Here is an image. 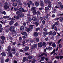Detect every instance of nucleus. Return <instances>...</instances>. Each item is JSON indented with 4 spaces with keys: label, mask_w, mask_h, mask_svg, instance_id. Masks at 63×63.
Wrapping results in <instances>:
<instances>
[{
    "label": "nucleus",
    "mask_w": 63,
    "mask_h": 63,
    "mask_svg": "<svg viewBox=\"0 0 63 63\" xmlns=\"http://www.w3.org/2000/svg\"><path fill=\"white\" fill-rule=\"evenodd\" d=\"M14 11H17L18 9H17V8H16L14 9Z\"/></svg>",
    "instance_id": "obj_62"
},
{
    "label": "nucleus",
    "mask_w": 63,
    "mask_h": 63,
    "mask_svg": "<svg viewBox=\"0 0 63 63\" xmlns=\"http://www.w3.org/2000/svg\"><path fill=\"white\" fill-rule=\"evenodd\" d=\"M49 35H51L52 34V32L50 31L49 32Z\"/></svg>",
    "instance_id": "obj_61"
},
{
    "label": "nucleus",
    "mask_w": 63,
    "mask_h": 63,
    "mask_svg": "<svg viewBox=\"0 0 63 63\" xmlns=\"http://www.w3.org/2000/svg\"><path fill=\"white\" fill-rule=\"evenodd\" d=\"M22 9V7H20L18 9V10L20 11H21Z\"/></svg>",
    "instance_id": "obj_59"
},
{
    "label": "nucleus",
    "mask_w": 63,
    "mask_h": 63,
    "mask_svg": "<svg viewBox=\"0 0 63 63\" xmlns=\"http://www.w3.org/2000/svg\"><path fill=\"white\" fill-rule=\"evenodd\" d=\"M26 31L27 32H29L30 31V29H29V28H28L27 29Z\"/></svg>",
    "instance_id": "obj_52"
},
{
    "label": "nucleus",
    "mask_w": 63,
    "mask_h": 63,
    "mask_svg": "<svg viewBox=\"0 0 63 63\" xmlns=\"http://www.w3.org/2000/svg\"><path fill=\"white\" fill-rule=\"evenodd\" d=\"M21 34L26 37L27 36V33L25 32H21Z\"/></svg>",
    "instance_id": "obj_5"
},
{
    "label": "nucleus",
    "mask_w": 63,
    "mask_h": 63,
    "mask_svg": "<svg viewBox=\"0 0 63 63\" xmlns=\"http://www.w3.org/2000/svg\"><path fill=\"white\" fill-rule=\"evenodd\" d=\"M26 60L27 61L28 60V59L27 58H26V57H24L23 59V62H25L26 61Z\"/></svg>",
    "instance_id": "obj_8"
},
{
    "label": "nucleus",
    "mask_w": 63,
    "mask_h": 63,
    "mask_svg": "<svg viewBox=\"0 0 63 63\" xmlns=\"http://www.w3.org/2000/svg\"><path fill=\"white\" fill-rule=\"evenodd\" d=\"M35 24L36 25V26H38V25L39 24V23L35 22Z\"/></svg>",
    "instance_id": "obj_54"
},
{
    "label": "nucleus",
    "mask_w": 63,
    "mask_h": 63,
    "mask_svg": "<svg viewBox=\"0 0 63 63\" xmlns=\"http://www.w3.org/2000/svg\"><path fill=\"white\" fill-rule=\"evenodd\" d=\"M30 42L32 43H33L34 42V40L33 39H31L30 40Z\"/></svg>",
    "instance_id": "obj_42"
},
{
    "label": "nucleus",
    "mask_w": 63,
    "mask_h": 63,
    "mask_svg": "<svg viewBox=\"0 0 63 63\" xmlns=\"http://www.w3.org/2000/svg\"><path fill=\"white\" fill-rule=\"evenodd\" d=\"M19 7H22V3H19Z\"/></svg>",
    "instance_id": "obj_51"
},
{
    "label": "nucleus",
    "mask_w": 63,
    "mask_h": 63,
    "mask_svg": "<svg viewBox=\"0 0 63 63\" xmlns=\"http://www.w3.org/2000/svg\"><path fill=\"white\" fill-rule=\"evenodd\" d=\"M36 16H34V17L32 18V20L33 21H36Z\"/></svg>",
    "instance_id": "obj_18"
},
{
    "label": "nucleus",
    "mask_w": 63,
    "mask_h": 63,
    "mask_svg": "<svg viewBox=\"0 0 63 63\" xmlns=\"http://www.w3.org/2000/svg\"><path fill=\"white\" fill-rule=\"evenodd\" d=\"M63 17H61L59 18V20L60 21V22H63Z\"/></svg>",
    "instance_id": "obj_9"
},
{
    "label": "nucleus",
    "mask_w": 63,
    "mask_h": 63,
    "mask_svg": "<svg viewBox=\"0 0 63 63\" xmlns=\"http://www.w3.org/2000/svg\"><path fill=\"white\" fill-rule=\"evenodd\" d=\"M16 32H13V33H12V34L13 35V37H14V36H16V34H16Z\"/></svg>",
    "instance_id": "obj_46"
},
{
    "label": "nucleus",
    "mask_w": 63,
    "mask_h": 63,
    "mask_svg": "<svg viewBox=\"0 0 63 63\" xmlns=\"http://www.w3.org/2000/svg\"><path fill=\"white\" fill-rule=\"evenodd\" d=\"M35 5L36 7H38L40 5V3L38 2H35Z\"/></svg>",
    "instance_id": "obj_10"
},
{
    "label": "nucleus",
    "mask_w": 63,
    "mask_h": 63,
    "mask_svg": "<svg viewBox=\"0 0 63 63\" xmlns=\"http://www.w3.org/2000/svg\"><path fill=\"white\" fill-rule=\"evenodd\" d=\"M8 48L7 49V51L9 53H10V50H11V46H8Z\"/></svg>",
    "instance_id": "obj_6"
},
{
    "label": "nucleus",
    "mask_w": 63,
    "mask_h": 63,
    "mask_svg": "<svg viewBox=\"0 0 63 63\" xmlns=\"http://www.w3.org/2000/svg\"><path fill=\"white\" fill-rule=\"evenodd\" d=\"M22 13V12L21 11H17L16 12V14L17 15H20Z\"/></svg>",
    "instance_id": "obj_11"
},
{
    "label": "nucleus",
    "mask_w": 63,
    "mask_h": 63,
    "mask_svg": "<svg viewBox=\"0 0 63 63\" xmlns=\"http://www.w3.org/2000/svg\"><path fill=\"white\" fill-rule=\"evenodd\" d=\"M59 23V21H58L57 22H56L55 23V25H58V24Z\"/></svg>",
    "instance_id": "obj_33"
},
{
    "label": "nucleus",
    "mask_w": 63,
    "mask_h": 63,
    "mask_svg": "<svg viewBox=\"0 0 63 63\" xmlns=\"http://www.w3.org/2000/svg\"><path fill=\"white\" fill-rule=\"evenodd\" d=\"M52 46L53 47H56V44L55 43H53L52 44Z\"/></svg>",
    "instance_id": "obj_44"
},
{
    "label": "nucleus",
    "mask_w": 63,
    "mask_h": 63,
    "mask_svg": "<svg viewBox=\"0 0 63 63\" xmlns=\"http://www.w3.org/2000/svg\"><path fill=\"white\" fill-rule=\"evenodd\" d=\"M41 15V13H40V11L39 10H38L37 11V12H36V15Z\"/></svg>",
    "instance_id": "obj_19"
},
{
    "label": "nucleus",
    "mask_w": 63,
    "mask_h": 63,
    "mask_svg": "<svg viewBox=\"0 0 63 63\" xmlns=\"http://www.w3.org/2000/svg\"><path fill=\"white\" fill-rule=\"evenodd\" d=\"M36 42H39V38H36Z\"/></svg>",
    "instance_id": "obj_47"
},
{
    "label": "nucleus",
    "mask_w": 63,
    "mask_h": 63,
    "mask_svg": "<svg viewBox=\"0 0 63 63\" xmlns=\"http://www.w3.org/2000/svg\"><path fill=\"white\" fill-rule=\"evenodd\" d=\"M5 5L4 6V9H7L9 8V6L7 5V3L5 2Z\"/></svg>",
    "instance_id": "obj_4"
},
{
    "label": "nucleus",
    "mask_w": 63,
    "mask_h": 63,
    "mask_svg": "<svg viewBox=\"0 0 63 63\" xmlns=\"http://www.w3.org/2000/svg\"><path fill=\"white\" fill-rule=\"evenodd\" d=\"M55 49H54L53 50V51L51 53V54H52L53 53H54V55H55L56 54V53L55 52Z\"/></svg>",
    "instance_id": "obj_23"
},
{
    "label": "nucleus",
    "mask_w": 63,
    "mask_h": 63,
    "mask_svg": "<svg viewBox=\"0 0 63 63\" xmlns=\"http://www.w3.org/2000/svg\"><path fill=\"white\" fill-rule=\"evenodd\" d=\"M15 27L14 26H11L9 29V30L10 31H12L13 32H15Z\"/></svg>",
    "instance_id": "obj_2"
},
{
    "label": "nucleus",
    "mask_w": 63,
    "mask_h": 63,
    "mask_svg": "<svg viewBox=\"0 0 63 63\" xmlns=\"http://www.w3.org/2000/svg\"><path fill=\"white\" fill-rule=\"evenodd\" d=\"M30 40V38H29L28 39H27L26 40V42H29Z\"/></svg>",
    "instance_id": "obj_56"
},
{
    "label": "nucleus",
    "mask_w": 63,
    "mask_h": 63,
    "mask_svg": "<svg viewBox=\"0 0 63 63\" xmlns=\"http://www.w3.org/2000/svg\"><path fill=\"white\" fill-rule=\"evenodd\" d=\"M41 55H40V56H43V55H45V56H47V54L46 53H43L42 54H41Z\"/></svg>",
    "instance_id": "obj_38"
},
{
    "label": "nucleus",
    "mask_w": 63,
    "mask_h": 63,
    "mask_svg": "<svg viewBox=\"0 0 63 63\" xmlns=\"http://www.w3.org/2000/svg\"><path fill=\"white\" fill-rule=\"evenodd\" d=\"M19 18H20V17L19 15H17L16 17V19H18Z\"/></svg>",
    "instance_id": "obj_28"
},
{
    "label": "nucleus",
    "mask_w": 63,
    "mask_h": 63,
    "mask_svg": "<svg viewBox=\"0 0 63 63\" xmlns=\"http://www.w3.org/2000/svg\"><path fill=\"white\" fill-rule=\"evenodd\" d=\"M29 48L28 46H26L25 47V48L24 49V50H27L29 49Z\"/></svg>",
    "instance_id": "obj_14"
},
{
    "label": "nucleus",
    "mask_w": 63,
    "mask_h": 63,
    "mask_svg": "<svg viewBox=\"0 0 63 63\" xmlns=\"http://www.w3.org/2000/svg\"><path fill=\"white\" fill-rule=\"evenodd\" d=\"M24 16V15L22 13L20 15V16H20V18H22L23 17V16Z\"/></svg>",
    "instance_id": "obj_13"
},
{
    "label": "nucleus",
    "mask_w": 63,
    "mask_h": 63,
    "mask_svg": "<svg viewBox=\"0 0 63 63\" xmlns=\"http://www.w3.org/2000/svg\"><path fill=\"white\" fill-rule=\"evenodd\" d=\"M48 33L46 32H44L43 33V34L44 36H47V35H48Z\"/></svg>",
    "instance_id": "obj_16"
},
{
    "label": "nucleus",
    "mask_w": 63,
    "mask_h": 63,
    "mask_svg": "<svg viewBox=\"0 0 63 63\" xmlns=\"http://www.w3.org/2000/svg\"><path fill=\"white\" fill-rule=\"evenodd\" d=\"M38 46L39 47H41L43 46V43L40 42L38 43Z\"/></svg>",
    "instance_id": "obj_7"
},
{
    "label": "nucleus",
    "mask_w": 63,
    "mask_h": 63,
    "mask_svg": "<svg viewBox=\"0 0 63 63\" xmlns=\"http://www.w3.org/2000/svg\"><path fill=\"white\" fill-rule=\"evenodd\" d=\"M47 49H49V50H51V49H52V48L51 47H48L47 48Z\"/></svg>",
    "instance_id": "obj_36"
},
{
    "label": "nucleus",
    "mask_w": 63,
    "mask_h": 63,
    "mask_svg": "<svg viewBox=\"0 0 63 63\" xmlns=\"http://www.w3.org/2000/svg\"><path fill=\"white\" fill-rule=\"evenodd\" d=\"M18 25V23L17 22L14 25V26H17Z\"/></svg>",
    "instance_id": "obj_25"
},
{
    "label": "nucleus",
    "mask_w": 63,
    "mask_h": 63,
    "mask_svg": "<svg viewBox=\"0 0 63 63\" xmlns=\"http://www.w3.org/2000/svg\"><path fill=\"white\" fill-rule=\"evenodd\" d=\"M54 26H55V24H54L52 26L51 29H54Z\"/></svg>",
    "instance_id": "obj_40"
},
{
    "label": "nucleus",
    "mask_w": 63,
    "mask_h": 63,
    "mask_svg": "<svg viewBox=\"0 0 63 63\" xmlns=\"http://www.w3.org/2000/svg\"><path fill=\"white\" fill-rule=\"evenodd\" d=\"M59 47L60 48H61L62 47V45L60 44H59Z\"/></svg>",
    "instance_id": "obj_57"
},
{
    "label": "nucleus",
    "mask_w": 63,
    "mask_h": 63,
    "mask_svg": "<svg viewBox=\"0 0 63 63\" xmlns=\"http://www.w3.org/2000/svg\"><path fill=\"white\" fill-rule=\"evenodd\" d=\"M28 58L29 59H31L32 58V57L31 56H29Z\"/></svg>",
    "instance_id": "obj_32"
},
{
    "label": "nucleus",
    "mask_w": 63,
    "mask_h": 63,
    "mask_svg": "<svg viewBox=\"0 0 63 63\" xmlns=\"http://www.w3.org/2000/svg\"><path fill=\"white\" fill-rule=\"evenodd\" d=\"M14 23V22L13 20H12L9 22V24L10 25H12Z\"/></svg>",
    "instance_id": "obj_17"
},
{
    "label": "nucleus",
    "mask_w": 63,
    "mask_h": 63,
    "mask_svg": "<svg viewBox=\"0 0 63 63\" xmlns=\"http://www.w3.org/2000/svg\"><path fill=\"white\" fill-rule=\"evenodd\" d=\"M38 35V34L37 32H35L34 33V36L35 37H37Z\"/></svg>",
    "instance_id": "obj_21"
},
{
    "label": "nucleus",
    "mask_w": 63,
    "mask_h": 63,
    "mask_svg": "<svg viewBox=\"0 0 63 63\" xmlns=\"http://www.w3.org/2000/svg\"><path fill=\"white\" fill-rule=\"evenodd\" d=\"M43 44V46H44V47H46V46H47V44L46 43H45V42H43L42 43Z\"/></svg>",
    "instance_id": "obj_30"
},
{
    "label": "nucleus",
    "mask_w": 63,
    "mask_h": 63,
    "mask_svg": "<svg viewBox=\"0 0 63 63\" xmlns=\"http://www.w3.org/2000/svg\"><path fill=\"white\" fill-rule=\"evenodd\" d=\"M61 5V3L60 2H59L58 3V6L59 7H60V6Z\"/></svg>",
    "instance_id": "obj_26"
},
{
    "label": "nucleus",
    "mask_w": 63,
    "mask_h": 63,
    "mask_svg": "<svg viewBox=\"0 0 63 63\" xmlns=\"http://www.w3.org/2000/svg\"><path fill=\"white\" fill-rule=\"evenodd\" d=\"M17 5V4L16 3H14L13 4V6H14V7H16V6Z\"/></svg>",
    "instance_id": "obj_24"
},
{
    "label": "nucleus",
    "mask_w": 63,
    "mask_h": 63,
    "mask_svg": "<svg viewBox=\"0 0 63 63\" xmlns=\"http://www.w3.org/2000/svg\"><path fill=\"white\" fill-rule=\"evenodd\" d=\"M1 13H2V14H4V15H6V13L5 11L1 12Z\"/></svg>",
    "instance_id": "obj_45"
},
{
    "label": "nucleus",
    "mask_w": 63,
    "mask_h": 63,
    "mask_svg": "<svg viewBox=\"0 0 63 63\" xmlns=\"http://www.w3.org/2000/svg\"><path fill=\"white\" fill-rule=\"evenodd\" d=\"M43 30L45 32H47V29H46V28H44Z\"/></svg>",
    "instance_id": "obj_39"
},
{
    "label": "nucleus",
    "mask_w": 63,
    "mask_h": 63,
    "mask_svg": "<svg viewBox=\"0 0 63 63\" xmlns=\"http://www.w3.org/2000/svg\"><path fill=\"white\" fill-rule=\"evenodd\" d=\"M52 34L53 36H55V35H56V32H55V31H54L52 33Z\"/></svg>",
    "instance_id": "obj_34"
},
{
    "label": "nucleus",
    "mask_w": 63,
    "mask_h": 63,
    "mask_svg": "<svg viewBox=\"0 0 63 63\" xmlns=\"http://www.w3.org/2000/svg\"><path fill=\"white\" fill-rule=\"evenodd\" d=\"M55 12H56V10L54 9L52 13H54Z\"/></svg>",
    "instance_id": "obj_60"
},
{
    "label": "nucleus",
    "mask_w": 63,
    "mask_h": 63,
    "mask_svg": "<svg viewBox=\"0 0 63 63\" xmlns=\"http://www.w3.org/2000/svg\"><path fill=\"white\" fill-rule=\"evenodd\" d=\"M60 7L61 9H63V5H61L60 6Z\"/></svg>",
    "instance_id": "obj_63"
},
{
    "label": "nucleus",
    "mask_w": 63,
    "mask_h": 63,
    "mask_svg": "<svg viewBox=\"0 0 63 63\" xmlns=\"http://www.w3.org/2000/svg\"><path fill=\"white\" fill-rule=\"evenodd\" d=\"M10 54H9V55L10 56H11V57H13V55H12V53L10 52L9 53Z\"/></svg>",
    "instance_id": "obj_48"
},
{
    "label": "nucleus",
    "mask_w": 63,
    "mask_h": 63,
    "mask_svg": "<svg viewBox=\"0 0 63 63\" xmlns=\"http://www.w3.org/2000/svg\"><path fill=\"white\" fill-rule=\"evenodd\" d=\"M36 31H38V30H39L40 29V28H36Z\"/></svg>",
    "instance_id": "obj_50"
},
{
    "label": "nucleus",
    "mask_w": 63,
    "mask_h": 63,
    "mask_svg": "<svg viewBox=\"0 0 63 63\" xmlns=\"http://www.w3.org/2000/svg\"><path fill=\"white\" fill-rule=\"evenodd\" d=\"M37 44H34L33 45V46H31V48L32 49H35V48H36L37 47Z\"/></svg>",
    "instance_id": "obj_3"
},
{
    "label": "nucleus",
    "mask_w": 63,
    "mask_h": 63,
    "mask_svg": "<svg viewBox=\"0 0 63 63\" xmlns=\"http://www.w3.org/2000/svg\"><path fill=\"white\" fill-rule=\"evenodd\" d=\"M36 62V60H33L32 61V63H34Z\"/></svg>",
    "instance_id": "obj_58"
},
{
    "label": "nucleus",
    "mask_w": 63,
    "mask_h": 63,
    "mask_svg": "<svg viewBox=\"0 0 63 63\" xmlns=\"http://www.w3.org/2000/svg\"><path fill=\"white\" fill-rule=\"evenodd\" d=\"M1 40H5V38L4 37V36H2L1 37Z\"/></svg>",
    "instance_id": "obj_20"
},
{
    "label": "nucleus",
    "mask_w": 63,
    "mask_h": 63,
    "mask_svg": "<svg viewBox=\"0 0 63 63\" xmlns=\"http://www.w3.org/2000/svg\"><path fill=\"white\" fill-rule=\"evenodd\" d=\"M24 26H22L21 27L20 29L21 30H23L24 29Z\"/></svg>",
    "instance_id": "obj_31"
},
{
    "label": "nucleus",
    "mask_w": 63,
    "mask_h": 63,
    "mask_svg": "<svg viewBox=\"0 0 63 63\" xmlns=\"http://www.w3.org/2000/svg\"><path fill=\"white\" fill-rule=\"evenodd\" d=\"M39 19L41 21H43L44 20V18L43 17H41L39 18Z\"/></svg>",
    "instance_id": "obj_35"
},
{
    "label": "nucleus",
    "mask_w": 63,
    "mask_h": 63,
    "mask_svg": "<svg viewBox=\"0 0 63 63\" xmlns=\"http://www.w3.org/2000/svg\"><path fill=\"white\" fill-rule=\"evenodd\" d=\"M34 26V25H30V29L31 30H32L33 29V27Z\"/></svg>",
    "instance_id": "obj_27"
},
{
    "label": "nucleus",
    "mask_w": 63,
    "mask_h": 63,
    "mask_svg": "<svg viewBox=\"0 0 63 63\" xmlns=\"http://www.w3.org/2000/svg\"><path fill=\"white\" fill-rule=\"evenodd\" d=\"M9 59H7L6 60L5 62H8L9 61Z\"/></svg>",
    "instance_id": "obj_55"
},
{
    "label": "nucleus",
    "mask_w": 63,
    "mask_h": 63,
    "mask_svg": "<svg viewBox=\"0 0 63 63\" xmlns=\"http://www.w3.org/2000/svg\"><path fill=\"white\" fill-rule=\"evenodd\" d=\"M32 20V18H30V17H29L28 18V21L27 22H31Z\"/></svg>",
    "instance_id": "obj_12"
},
{
    "label": "nucleus",
    "mask_w": 63,
    "mask_h": 63,
    "mask_svg": "<svg viewBox=\"0 0 63 63\" xmlns=\"http://www.w3.org/2000/svg\"><path fill=\"white\" fill-rule=\"evenodd\" d=\"M21 11L22 12H27V11L26 10H24V9H23L22 8V9Z\"/></svg>",
    "instance_id": "obj_41"
},
{
    "label": "nucleus",
    "mask_w": 63,
    "mask_h": 63,
    "mask_svg": "<svg viewBox=\"0 0 63 63\" xmlns=\"http://www.w3.org/2000/svg\"><path fill=\"white\" fill-rule=\"evenodd\" d=\"M44 2L45 3H46V4H47V3L48 2V1L47 0H44Z\"/></svg>",
    "instance_id": "obj_49"
},
{
    "label": "nucleus",
    "mask_w": 63,
    "mask_h": 63,
    "mask_svg": "<svg viewBox=\"0 0 63 63\" xmlns=\"http://www.w3.org/2000/svg\"><path fill=\"white\" fill-rule=\"evenodd\" d=\"M40 4L41 7H43L44 6V2L43 1H41Z\"/></svg>",
    "instance_id": "obj_15"
},
{
    "label": "nucleus",
    "mask_w": 63,
    "mask_h": 63,
    "mask_svg": "<svg viewBox=\"0 0 63 63\" xmlns=\"http://www.w3.org/2000/svg\"><path fill=\"white\" fill-rule=\"evenodd\" d=\"M9 16H3L4 18H5L6 19V18H9Z\"/></svg>",
    "instance_id": "obj_22"
},
{
    "label": "nucleus",
    "mask_w": 63,
    "mask_h": 63,
    "mask_svg": "<svg viewBox=\"0 0 63 63\" xmlns=\"http://www.w3.org/2000/svg\"><path fill=\"white\" fill-rule=\"evenodd\" d=\"M42 24L43 25H44L45 24V20H43L42 22Z\"/></svg>",
    "instance_id": "obj_43"
},
{
    "label": "nucleus",
    "mask_w": 63,
    "mask_h": 63,
    "mask_svg": "<svg viewBox=\"0 0 63 63\" xmlns=\"http://www.w3.org/2000/svg\"><path fill=\"white\" fill-rule=\"evenodd\" d=\"M4 41L3 40L1 41V44H4Z\"/></svg>",
    "instance_id": "obj_53"
},
{
    "label": "nucleus",
    "mask_w": 63,
    "mask_h": 63,
    "mask_svg": "<svg viewBox=\"0 0 63 63\" xmlns=\"http://www.w3.org/2000/svg\"><path fill=\"white\" fill-rule=\"evenodd\" d=\"M31 11H32V13L34 15L36 14L37 13V11L36 10L35 7H32L30 10Z\"/></svg>",
    "instance_id": "obj_1"
},
{
    "label": "nucleus",
    "mask_w": 63,
    "mask_h": 63,
    "mask_svg": "<svg viewBox=\"0 0 63 63\" xmlns=\"http://www.w3.org/2000/svg\"><path fill=\"white\" fill-rule=\"evenodd\" d=\"M16 50V49H11V51H15Z\"/></svg>",
    "instance_id": "obj_64"
},
{
    "label": "nucleus",
    "mask_w": 63,
    "mask_h": 63,
    "mask_svg": "<svg viewBox=\"0 0 63 63\" xmlns=\"http://www.w3.org/2000/svg\"><path fill=\"white\" fill-rule=\"evenodd\" d=\"M1 55L2 56H6V54H5V52H3L1 53Z\"/></svg>",
    "instance_id": "obj_29"
},
{
    "label": "nucleus",
    "mask_w": 63,
    "mask_h": 63,
    "mask_svg": "<svg viewBox=\"0 0 63 63\" xmlns=\"http://www.w3.org/2000/svg\"><path fill=\"white\" fill-rule=\"evenodd\" d=\"M45 9L46 10H47V11L49 10V8L48 7H46L45 8Z\"/></svg>",
    "instance_id": "obj_37"
}]
</instances>
